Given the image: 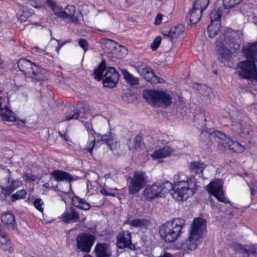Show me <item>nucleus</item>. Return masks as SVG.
I'll return each mask as SVG.
<instances>
[{
	"label": "nucleus",
	"mask_w": 257,
	"mask_h": 257,
	"mask_svg": "<svg viewBox=\"0 0 257 257\" xmlns=\"http://www.w3.org/2000/svg\"><path fill=\"white\" fill-rule=\"evenodd\" d=\"M117 245L120 248H134V245L132 243L131 233L128 231L119 233L117 236Z\"/></svg>",
	"instance_id": "17"
},
{
	"label": "nucleus",
	"mask_w": 257,
	"mask_h": 257,
	"mask_svg": "<svg viewBox=\"0 0 257 257\" xmlns=\"http://www.w3.org/2000/svg\"><path fill=\"white\" fill-rule=\"evenodd\" d=\"M69 18H71V21L73 22H76L77 21V19L76 18L74 17V15L71 17H69Z\"/></svg>",
	"instance_id": "55"
},
{
	"label": "nucleus",
	"mask_w": 257,
	"mask_h": 257,
	"mask_svg": "<svg viewBox=\"0 0 257 257\" xmlns=\"http://www.w3.org/2000/svg\"><path fill=\"white\" fill-rule=\"evenodd\" d=\"M222 8L221 7H216L212 9L210 14L211 22H216L220 20L222 15Z\"/></svg>",
	"instance_id": "34"
},
{
	"label": "nucleus",
	"mask_w": 257,
	"mask_h": 257,
	"mask_svg": "<svg viewBox=\"0 0 257 257\" xmlns=\"http://www.w3.org/2000/svg\"><path fill=\"white\" fill-rule=\"evenodd\" d=\"M23 183L21 181L14 180L10 177H5L0 180L1 193L5 197L10 196L16 189L22 186Z\"/></svg>",
	"instance_id": "12"
},
{
	"label": "nucleus",
	"mask_w": 257,
	"mask_h": 257,
	"mask_svg": "<svg viewBox=\"0 0 257 257\" xmlns=\"http://www.w3.org/2000/svg\"><path fill=\"white\" fill-rule=\"evenodd\" d=\"M163 18V15L161 14H158L155 17V21L154 24L156 25H159L161 23Z\"/></svg>",
	"instance_id": "50"
},
{
	"label": "nucleus",
	"mask_w": 257,
	"mask_h": 257,
	"mask_svg": "<svg viewBox=\"0 0 257 257\" xmlns=\"http://www.w3.org/2000/svg\"><path fill=\"white\" fill-rule=\"evenodd\" d=\"M242 0H223V6L224 9H230L239 4Z\"/></svg>",
	"instance_id": "39"
},
{
	"label": "nucleus",
	"mask_w": 257,
	"mask_h": 257,
	"mask_svg": "<svg viewBox=\"0 0 257 257\" xmlns=\"http://www.w3.org/2000/svg\"><path fill=\"white\" fill-rule=\"evenodd\" d=\"M204 167L205 165L199 162H192L190 166L191 171L196 174L202 173Z\"/></svg>",
	"instance_id": "35"
},
{
	"label": "nucleus",
	"mask_w": 257,
	"mask_h": 257,
	"mask_svg": "<svg viewBox=\"0 0 257 257\" xmlns=\"http://www.w3.org/2000/svg\"><path fill=\"white\" fill-rule=\"evenodd\" d=\"M2 221L8 228L14 229L16 227V221L14 215L11 212H5L2 215Z\"/></svg>",
	"instance_id": "28"
},
{
	"label": "nucleus",
	"mask_w": 257,
	"mask_h": 257,
	"mask_svg": "<svg viewBox=\"0 0 257 257\" xmlns=\"http://www.w3.org/2000/svg\"><path fill=\"white\" fill-rule=\"evenodd\" d=\"M143 96L149 104L158 107L168 106L172 102L170 95L163 91L146 89L144 90Z\"/></svg>",
	"instance_id": "6"
},
{
	"label": "nucleus",
	"mask_w": 257,
	"mask_h": 257,
	"mask_svg": "<svg viewBox=\"0 0 257 257\" xmlns=\"http://www.w3.org/2000/svg\"><path fill=\"white\" fill-rule=\"evenodd\" d=\"M206 231V222L202 218H195L190 226L188 238L182 242L181 247L184 249L195 250L201 244Z\"/></svg>",
	"instance_id": "3"
},
{
	"label": "nucleus",
	"mask_w": 257,
	"mask_h": 257,
	"mask_svg": "<svg viewBox=\"0 0 257 257\" xmlns=\"http://www.w3.org/2000/svg\"><path fill=\"white\" fill-rule=\"evenodd\" d=\"M231 247L236 253L243 252L246 254H250L254 252V251L251 250L247 246L242 245L237 243H233Z\"/></svg>",
	"instance_id": "31"
},
{
	"label": "nucleus",
	"mask_w": 257,
	"mask_h": 257,
	"mask_svg": "<svg viewBox=\"0 0 257 257\" xmlns=\"http://www.w3.org/2000/svg\"><path fill=\"white\" fill-rule=\"evenodd\" d=\"M131 228L140 229H147L150 225L149 220L145 218H137L132 220H127L126 221Z\"/></svg>",
	"instance_id": "23"
},
{
	"label": "nucleus",
	"mask_w": 257,
	"mask_h": 257,
	"mask_svg": "<svg viewBox=\"0 0 257 257\" xmlns=\"http://www.w3.org/2000/svg\"><path fill=\"white\" fill-rule=\"evenodd\" d=\"M141 141L142 138L141 136L139 135L136 136L134 142V147L135 149H137L140 148L141 146Z\"/></svg>",
	"instance_id": "44"
},
{
	"label": "nucleus",
	"mask_w": 257,
	"mask_h": 257,
	"mask_svg": "<svg viewBox=\"0 0 257 257\" xmlns=\"http://www.w3.org/2000/svg\"><path fill=\"white\" fill-rule=\"evenodd\" d=\"M174 181L176 185L171 194L178 201L186 200L197 189L196 179L194 177H187L179 174L174 176Z\"/></svg>",
	"instance_id": "2"
},
{
	"label": "nucleus",
	"mask_w": 257,
	"mask_h": 257,
	"mask_svg": "<svg viewBox=\"0 0 257 257\" xmlns=\"http://www.w3.org/2000/svg\"><path fill=\"white\" fill-rule=\"evenodd\" d=\"M101 141L105 144L111 150H116L117 147V139L114 134L111 133L108 135H104L101 136Z\"/></svg>",
	"instance_id": "24"
},
{
	"label": "nucleus",
	"mask_w": 257,
	"mask_h": 257,
	"mask_svg": "<svg viewBox=\"0 0 257 257\" xmlns=\"http://www.w3.org/2000/svg\"><path fill=\"white\" fill-rule=\"evenodd\" d=\"M200 89H199L200 93L203 95H208V92L210 91V88L207 87L206 85H202L200 86Z\"/></svg>",
	"instance_id": "45"
},
{
	"label": "nucleus",
	"mask_w": 257,
	"mask_h": 257,
	"mask_svg": "<svg viewBox=\"0 0 257 257\" xmlns=\"http://www.w3.org/2000/svg\"><path fill=\"white\" fill-rule=\"evenodd\" d=\"M100 192L101 194L105 195H110V193H108L107 191L104 188H102L100 189Z\"/></svg>",
	"instance_id": "53"
},
{
	"label": "nucleus",
	"mask_w": 257,
	"mask_h": 257,
	"mask_svg": "<svg viewBox=\"0 0 257 257\" xmlns=\"http://www.w3.org/2000/svg\"><path fill=\"white\" fill-rule=\"evenodd\" d=\"M184 224L185 221L178 218L168 221L161 226L160 236L166 242H174L180 235Z\"/></svg>",
	"instance_id": "4"
},
{
	"label": "nucleus",
	"mask_w": 257,
	"mask_h": 257,
	"mask_svg": "<svg viewBox=\"0 0 257 257\" xmlns=\"http://www.w3.org/2000/svg\"><path fill=\"white\" fill-rule=\"evenodd\" d=\"M172 189V184L169 182L157 183L146 187L143 191V194L146 200H151L158 197H161Z\"/></svg>",
	"instance_id": "8"
},
{
	"label": "nucleus",
	"mask_w": 257,
	"mask_h": 257,
	"mask_svg": "<svg viewBox=\"0 0 257 257\" xmlns=\"http://www.w3.org/2000/svg\"><path fill=\"white\" fill-rule=\"evenodd\" d=\"M85 127L86 128L88 133L91 134L92 137H93L94 133H95L94 130L92 128V124L90 123L86 122L84 123Z\"/></svg>",
	"instance_id": "47"
},
{
	"label": "nucleus",
	"mask_w": 257,
	"mask_h": 257,
	"mask_svg": "<svg viewBox=\"0 0 257 257\" xmlns=\"http://www.w3.org/2000/svg\"><path fill=\"white\" fill-rule=\"evenodd\" d=\"M202 12L194 8L193 7L191 10L188 12L187 18L189 19L190 24L192 26L197 23L200 20Z\"/></svg>",
	"instance_id": "27"
},
{
	"label": "nucleus",
	"mask_w": 257,
	"mask_h": 257,
	"mask_svg": "<svg viewBox=\"0 0 257 257\" xmlns=\"http://www.w3.org/2000/svg\"><path fill=\"white\" fill-rule=\"evenodd\" d=\"M65 11H67V13H69V10L68 9H67V7L66 8V10Z\"/></svg>",
	"instance_id": "59"
},
{
	"label": "nucleus",
	"mask_w": 257,
	"mask_h": 257,
	"mask_svg": "<svg viewBox=\"0 0 257 257\" xmlns=\"http://www.w3.org/2000/svg\"><path fill=\"white\" fill-rule=\"evenodd\" d=\"M200 146L203 148H204V144L203 143H201Z\"/></svg>",
	"instance_id": "58"
},
{
	"label": "nucleus",
	"mask_w": 257,
	"mask_h": 257,
	"mask_svg": "<svg viewBox=\"0 0 257 257\" xmlns=\"http://www.w3.org/2000/svg\"><path fill=\"white\" fill-rule=\"evenodd\" d=\"M18 66L20 70L27 78L34 82L45 80L47 77L45 69L36 65L27 59H20L18 60Z\"/></svg>",
	"instance_id": "5"
},
{
	"label": "nucleus",
	"mask_w": 257,
	"mask_h": 257,
	"mask_svg": "<svg viewBox=\"0 0 257 257\" xmlns=\"http://www.w3.org/2000/svg\"><path fill=\"white\" fill-rule=\"evenodd\" d=\"M46 3L54 12L56 16L63 19L71 17L75 11V7L73 6H67V9L69 10V13H67V11H63L62 7L57 6L53 0H46Z\"/></svg>",
	"instance_id": "15"
},
{
	"label": "nucleus",
	"mask_w": 257,
	"mask_h": 257,
	"mask_svg": "<svg viewBox=\"0 0 257 257\" xmlns=\"http://www.w3.org/2000/svg\"><path fill=\"white\" fill-rule=\"evenodd\" d=\"M60 47H59V48H57L56 49V51L57 52V53H58V52H59V50H60Z\"/></svg>",
	"instance_id": "57"
},
{
	"label": "nucleus",
	"mask_w": 257,
	"mask_h": 257,
	"mask_svg": "<svg viewBox=\"0 0 257 257\" xmlns=\"http://www.w3.org/2000/svg\"><path fill=\"white\" fill-rule=\"evenodd\" d=\"M33 204L36 208H37L40 212H43V208L42 207V205L43 204V202L40 198H37L34 201Z\"/></svg>",
	"instance_id": "40"
},
{
	"label": "nucleus",
	"mask_w": 257,
	"mask_h": 257,
	"mask_svg": "<svg viewBox=\"0 0 257 257\" xmlns=\"http://www.w3.org/2000/svg\"><path fill=\"white\" fill-rule=\"evenodd\" d=\"M252 21H253V22L257 25V17H254L253 18H252Z\"/></svg>",
	"instance_id": "56"
},
{
	"label": "nucleus",
	"mask_w": 257,
	"mask_h": 257,
	"mask_svg": "<svg viewBox=\"0 0 257 257\" xmlns=\"http://www.w3.org/2000/svg\"><path fill=\"white\" fill-rule=\"evenodd\" d=\"M222 188L223 184L221 180L216 179L207 185L206 190L210 194L213 195L218 201L225 204H231L230 201L225 197Z\"/></svg>",
	"instance_id": "10"
},
{
	"label": "nucleus",
	"mask_w": 257,
	"mask_h": 257,
	"mask_svg": "<svg viewBox=\"0 0 257 257\" xmlns=\"http://www.w3.org/2000/svg\"><path fill=\"white\" fill-rule=\"evenodd\" d=\"M35 48L36 49H38V47H36Z\"/></svg>",
	"instance_id": "60"
},
{
	"label": "nucleus",
	"mask_w": 257,
	"mask_h": 257,
	"mask_svg": "<svg viewBox=\"0 0 257 257\" xmlns=\"http://www.w3.org/2000/svg\"><path fill=\"white\" fill-rule=\"evenodd\" d=\"M142 74L144 78L152 83H163L164 80L156 76L152 72V69L147 66H145L142 69Z\"/></svg>",
	"instance_id": "20"
},
{
	"label": "nucleus",
	"mask_w": 257,
	"mask_h": 257,
	"mask_svg": "<svg viewBox=\"0 0 257 257\" xmlns=\"http://www.w3.org/2000/svg\"><path fill=\"white\" fill-rule=\"evenodd\" d=\"M86 114H88V112H86L84 108L78 109L77 107L75 110L66 114L63 120L69 121L71 119L83 118L84 117H87L85 116Z\"/></svg>",
	"instance_id": "26"
},
{
	"label": "nucleus",
	"mask_w": 257,
	"mask_h": 257,
	"mask_svg": "<svg viewBox=\"0 0 257 257\" xmlns=\"http://www.w3.org/2000/svg\"><path fill=\"white\" fill-rule=\"evenodd\" d=\"M5 103V99L0 96V116L7 121H13L15 120L14 113L10 110Z\"/></svg>",
	"instance_id": "19"
},
{
	"label": "nucleus",
	"mask_w": 257,
	"mask_h": 257,
	"mask_svg": "<svg viewBox=\"0 0 257 257\" xmlns=\"http://www.w3.org/2000/svg\"><path fill=\"white\" fill-rule=\"evenodd\" d=\"M95 252L97 257H109L111 251L106 243H97L95 247Z\"/></svg>",
	"instance_id": "25"
},
{
	"label": "nucleus",
	"mask_w": 257,
	"mask_h": 257,
	"mask_svg": "<svg viewBox=\"0 0 257 257\" xmlns=\"http://www.w3.org/2000/svg\"><path fill=\"white\" fill-rule=\"evenodd\" d=\"M221 28V23L219 21L216 22H211L210 24L208 26V34L210 38L215 37L218 33L220 31Z\"/></svg>",
	"instance_id": "30"
},
{
	"label": "nucleus",
	"mask_w": 257,
	"mask_h": 257,
	"mask_svg": "<svg viewBox=\"0 0 257 257\" xmlns=\"http://www.w3.org/2000/svg\"><path fill=\"white\" fill-rule=\"evenodd\" d=\"M174 150L171 147L166 146L153 152L151 157L155 159H162L171 155Z\"/></svg>",
	"instance_id": "21"
},
{
	"label": "nucleus",
	"mask_w": 257,
	"mask_h": 257,
	"mask_svg": "<svg viewBox=\"0 0 257 257\" xmlns=\"http://www.w3.org/2000/svg\"><path fill=\"white\" fill-rule=\"evenodd\" d=\"M158 257H173V256L169 253L164 252L162 255Z\"/></svg>",
	"instance_id": "54"
},
{
	"label": "nucleus",
	"mask_w": 257,
	"mask_h": 257,
	"mask_svg": "<svg viewBox=\"0 0 257 257\" xmlns=\"http://www.w3.org/2000/svg\"><path fill=\"white\" fill-rule=\"evenodd\" d=\"M74 201L75 203L77 202L78 203L75 206L82 210H88L90 209V204L86 202L83 199L78 197H75Z\"/></svg>",
	"instance_id": "37"
},
{
	"label": "nucleus",
	"mask_w": 257,
	"mask_h": 257,
	"mask_svg": "<svg viewBox=\"0 0 257 257\" xmlns=\"http://www.w3.org/2000/svg\"><path fill=\"white\" fill-rule=\"evenodd\" d=\"M161 42V37L160 36L157 37L151 44V47L153 50H156L160 45Z\"/></svg>",
	"instance_id": "41"
},
{
	"label": "nucleus",
	"mask_w": 257,
	"mask_h": 257,
	"mask_svg": "<svg viewBox=\"0 0 257 257\" xmlns=\"http://www.w3.org/2000/svg\"><path fill=\"white\" fill-rule=\"evenodd\" d=\"M0 244L1 248L4 250L10 252L13 250L9 239L3 233L0 234Z\"/></svg>",
	"instance_id": "33"
},
{
	"label": "nucleus",
	"mask_w": 257,
	"mask_h": 257,
	"mask_svg": "<svg viewBox=\"0 0 257 257\" xmlns=\"http://www.w3.org/2000/svg\"><path fill=\"white\" fill-rule=\"evenodd\" d=\"M28 4L36 9H40L42 7L41 4H38L36 1L34 0L28 1Z\"/></svg>",
	"instance_id": "48"
},
{
	"label": "nucleus",
	"mask_w": 257,
	"mask_h": 257,
	"mask_svg": "<svg viewBox=\"0 0 257 257\" xmlns=\"http://www.w3.org/2000/svg\"><path fill=\"white\" fill-rule=\"evenodd\" d=\"M242 52L246 60L240 62L237 67L239 75L249 80H257V42L248 43L243 46Z\"/></svg>",
	"instance_id": "1"
},
{
	"label": "nucleus",
	"mask_w": 257,
	"mask_h": 257,
	"mask_svg": "<svg viewBox=\"0 0 257 257\" xmlns=\"http://www.w3.org/2000/svg\"><path fill=\"white\" fill-rule=\"evenodd\" d=\"M218 134L217 137L219 145H221L224 148H228L229 150L238 153H242L244 151V147L239 143L232 141L223 133L219 132Z\"/></svg>",
	"instance_id": "13"
},
{
	"label": "nucleus",
	"mask_w": 257,
	"mask_h": 257,
	"mask_svg": "<svg viewBox=\"0 0 257 257\" xmlns=\"http://www.w3.org/2000/svg\"><path fill=\"white\" fill-rule=\"evenodd\" d=\"M51 181H52V179H50L49 182L46 183L43 185V187L47 188H52V189L55 190L57 186H53L51 183Z\"/></svg>",
	"instance_id": "51"
},
{
	"label": "nucleus",
	"mask_w": 257,
	"mask_h": 257,
	"mask_svg": "<svg viewBox=\"0 0 257 257\" xmlns=\"http://www.w3.org/2000/svg\"><path fill=\"white\" fill-rule=\"evenodd\" d=\"M223 39L218 44L219 49L217 52L218 54V58L221 62L224 63L225 65H227L228 59L230 57V52L228 48H226L227 45L230 46L229 40L225 36H223Z\"/></svg>",
	"instance_id": "16"
},
{
	"label": "nucleus",
	"mask_w": 257,
	"mask_h": 257,
	"mask_svg": "<svg viewBox=\"0 0 257 257\" xmlns=\"http://www.w3.org/2000/svg\"><path fill=\"white\" fill-rule=\"evenodd\" d=\"M24 177H25L26 181L28 182H34L37 179V177L30 173H25Z\"/></svg>",
	"instance_id": "43"
},
{
	"label": "nucleus",
	"mask_w": 257,
	"mask_h": 257,
	"mask_svg": "<svg viewBox=\"0 0 257 257\" xmlns=\"http://www.w3.org/2000/svg\"><path fill=\"white\" fill-rule=\"evenodd\" d=\"M184 31V28L182 25L177 26H174L171 28L170 31L167 33H164V36L169 38L170 40L176 38L182 34Z\"/></svg>",
	"instance_id": "29"
},
{
	"label": "nucleus",
	"mask_w": 257,
	"mask_h": 257,
	"mask_svg": "<svg viewBox=\"0 0 257 257\" xmlns=\"http://www.w3.org/2000/svg\"><path fill=\"white\" fill-rule=\"evenodd\" d=\"M102 47L106 52L111 53L117 57H121L127 54L126 48L114 41L107 39H102L101 41Z\"/></svg>",
	"instance_id": "11"
},
{
	"label": "nucleus",
	"mask_w": 257,
	"mask_h": 257,
	"mask_svg": "<svg viewBox=\"0 0 257 257\" xmlns=\"http://www.w3.org/2000/svg\"><path fill=\"white\" fill-rule=\"evenodd\" d=\"M26 195L27 191L25 189L20 190L11 195L10 200L14 202L18 200L25 198Z\"/></svg>",
	"instance_id": "36"
},
{
	"label": "nucleus",
	"mask_w": 257,
	"mask_h": 257,
	"mask_svg": "<svg viewBox=\"0 0 257 257\" xmlns=\"http://www.w3.org/2000/svg\"><path fill=\"white\" fill-rule=\"evenodd\" d=\"M50 175L57 182L66 181L71 182L73 180V178L70 174L62 170H54L51 172Z\"/></svg>",
	"instance_id": "22"
},
{
	"label": "nucleus",
	"mask_w": 257,
	"mask_h": 257,
	"mask_svg": "<svg viewBox=\"0 0 257 257\" xmlns=\"http://www.w3.org/2000/svg\"><path fill=\"white\" fill-rule=\"evenodd\" d=\"M59 134L66 141H68V137L66 133L62 134L59 132Z\"/></svg>",
	"instance_id": "52"
},
{
	"label": "nucleus",
	"mask_w": 257,
	"mask_h": 257,
	"mask_svg": "<svg viewBox=\"0 0 257 257\" xmlns=\"http://www.w3.org/2000/svg\"><path fill=\"white\" fill-rule=\"evenodd\" d=\"M92 137L93 139L89 142L88 146L84 149L85 152L90 153V154L92 153V150L95 146V138L94 136Z\"/></svg>",
	"instance_id": "42"
},
{
	"label": "nucleus",
	"mask_w": 257,
	"mask_h": 257,
	"mask_svg": "<svg viewBox=\"0 0 257 257\" xmlns=\"http://www.w3.org/2000/svg\"><path fill=\"white\" fill-rule=\"evenodd\" d=\"M104 69V65L103 64V62H102L99 67L94 70L93 73L94 78L98 81L102 79L104 86L113 87L118 81L119 75L113 67H109L107 69L104 74L103 75Z\"/></svg>",
	"instance_id": "7"
},
{
	"label": "nucleus",
	"mask_w": 257,
	"mask_h": 257,
	"mask_svg": "<svg viewBox=\"0 0 257 257\" xmlns=\"http://www.w3.org/2000/svg\"><path fill=\"white\" fill-rule=\"evenodd\" d=\"M61 219L63 222L68 223L70 222H82L85 220V217H83L80 220L79 214L75 208L71 207L69 210L65 211L62 214Z\"/></svg>",
	"instance_id": "18"
},
{
	"label": "nucleus",
	"mask_w": 257,
	"mask_h": 257,
	"mask_svg": "<svg viewBox=\"0 0 257 257\" xmlns=\"http://www.w3.org/2000/svg\"><path fill=\"white\" fill-rule=\"evenodd\" d=\"M95 239V237L91 234L80 233L76 237L77 248L83 252H89Z\"/></svg>",
	"instance_id": "14"
},
{
	"label": "nucleus",
	"mask_w": 257,
	"mask_h": 257,
	"mask_svg": "<svg viewBox=\"0 0 257 257\" xmlns=\"http://www.w3.org/2000/svg\"><path fill=\"white\" fill-rule=\"evenodd\" d=\"M209 0H195L193 7L201 12H203L208 6Z\"/></svg>",
	"instance_id": "38"
},
{
	"label": "nucleus",
	"mask_w": 257,
	"mask_h": 257,
	"mask_svg": "<svg viewBox=\"0 0 257 257\" xmlns=\"http://www.w3.org/2000/svg\"><path fill=\"white\" fill-rule=\"evenodd\" d=\"M241 133L244 135V137L249 138V136L251 135V131L248 128H242Z\"/></svg>",
	"instance_id": "49"
},
{
	"label": "nucleus",
	"mask_w": 257,
	"mask_h": 257,
	"mask_svg": "<svg viewBox=\"0 0 257 257\" xmlns=\"http://www.w3.org/2000/svg\"><path fill=\"white\" fill-rule=\"evenodd\" d=\"M79 45L83 49L84 52L88 49V43L85 39H80L78 42Z\"/></svg>",
	"instance_id": "46"
},
{
	"label": "nucleus",
	"mask_w": 257,
	"mask_h": 257,
	"mask_svg": "<svg viewBox=\"0 0 257 257\" xmlns=\"http://www.w3.org/2000/svg\"><path fill=\"white\" fill-rule=\"evenodd\" d=\"M148 179L145 172L135 171L128 186L129 193L131 194L138 193L147 184Z\"/></svg>",
	"instance_id": "9"
},
{
	"label": "nucleus",
	"mask_w": 257,
	"mask_h": 257,
	"mask_svg": "<svg viewBox=\"0 0 257 257\" xmlns=\"http://www.w3.org/2000/svg\"><path fill=\"white\" fill-rule=\"evenodd\" d=\"M121 72L127 83L131 85H135L138 84L139 79L131 74L126 70L121 69Z\"/></svg>",
	"instance_id": "32"
}]
</instances>
